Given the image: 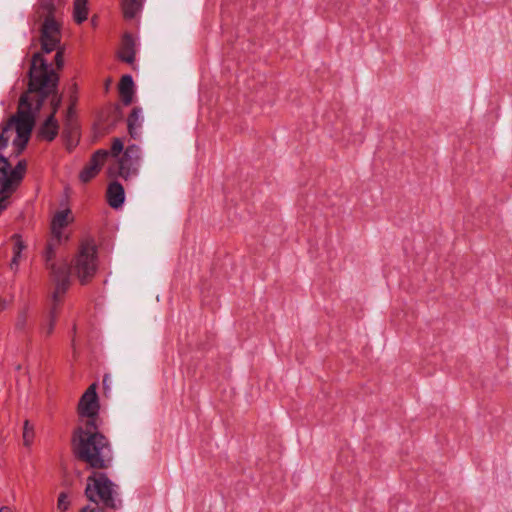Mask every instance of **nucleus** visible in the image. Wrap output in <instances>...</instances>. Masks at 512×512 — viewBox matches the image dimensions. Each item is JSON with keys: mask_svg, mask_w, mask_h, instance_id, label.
I'll list each match as a JSON object with an SVG mask.
<instances>
[{"mask_svg": "<svg viewBox=\"0 0 512 512\" xmlns=\"http://www.w3.org/2000/svg\"><path fill=\"white\" fill-rule=\"evenodd\" d=\"M34 439V427L28 420H25L23 426V441L25 446H30Z\"/></svg>", "mask_w": 512, "mask_h": 512, "instance_id": "aec40b11", "label": "nucleus"}, {"mask_svg": "<svg viewBox=\"0 0 512 512\" xmlns=\"http://www.w3.org/2000/svg\"><path fill=\"white\" fill-rule=\"evenodd\" d=\"M71 447L75 458L88 467L104 470L111 466L113 451L109 439L99 431L92 421L77 426L71 437Z\"/></svg>", "mask_w": 512, "mask_h": 512, "instance_id": "7ed1b4c3", "label": "nucleus"}, {"mask_svg": "<svg viewBox=\"0 0 512 512\" xmlns=\"http://www.w3.org/2000/svg\"><path fill=\"white\" fill-rule=\"evenodd\" d=\"M124 143L121 139L116 138L113 140L112 147H111V153L114 156H118L120 152L123 150Z\"/></svg>", "mask_w": 512, "mask_h": 512, "instance_id": "5701e85b", "label": "nucleus"}, {"mask_svg": "<svg viewBox=\"0 0 512 512\" xmlns=\"http://www.w3.org/2000/svg\"><path fill=\"white\" fill-rule=\"evenodd\" d=\"M60 41L59 24L51 17H47L42 25V49L49 53L56 49Z\"/></svg>", "mask_w": 512, "mask_h": 512, "instance_id": "1a4fd4ad", "label": "nucleus"}, {"mask_svg": "<svg viewBox=\"0 0 512 512\" xmlns=\"http://www.w3.org/2000/svg\"><path fill=\"white\" fill-rule=\"evenodd\" d=\"M26 325H27V313L25 311H23L18 315L15 326H16V329L23 331L26 328Z\"/></svg>", "mask_w": 512, "mask_h": 512, "instance_id": "4be33fe9", "label": "nucleus"}, {"mask_svg": "<svg viewBox=\"0 0 512 512\" xmlns=\"http://www.w3.org/2000/svg\"><path fill=\"white\" fill-rule=\"evenodd\" d=\"M6 207V203L0 201V211Z\"/></svg>", "mask_w": 512, "mask_h": 512, "instance_id": "bb28decb", "label": "nucleus"}, {"mask_svg": "<svg viewBox=\"0 0 512 512\" xmlns=\"http://www.w3.org/2000/svg\"><path fill=\"white\" fill-rule=\"evenodd\" d=\"M68 227L69 226H65V228L62 229L65 236H67V240L55 246V253L60 246L69 241L71 231L68 230ZM55 258L56 255L51 262L54 263L56 267L65 266L68 270V277L70 278V274L72 273L77 277L81 285H86L91 282L98 270V250L95 240L92 237H85L80 241L70 266L65 262L57 264Z\"/></svg>", "mask_w": 512, "mask_h": 512, "instance_id": "20e7f679", "label": "nucleus"}, {"mask_svg": "<svg viewBox=\"0 0 512 512\" xmlns=\"http://www.w3.org/2000/svg\"><path fill=\"white\" fill-rule=\"evenodd\" d=\"M108 156V152L99 150L92 156L89 163L84 167V169L80 173V179L82 182H88L92 178H94L101 167L104 165L106 158Z\"/></svg>", "mask_w": 512, "mask_h": 512, "instance_id": "9d476101", "label": "nucleus"}, {"mask_svg": "<svg viewBox=\"0 0 512 512\" xmlns=\"http://www.w3.org/2000/svg\"><path fill=\"white\" fill-rule=\"evenodd\" d=\"M141 160L140 148L136 145L129 146L124 155L116 160L109 167V175L112 177L119 176L129 179L138 173Z\"/></svg>", "mask_w": 512, "mask_h": 512, "instance_id": "0eeeda50", "label": "nucleus"}, {"mask_svg": "<svg viewBox=\"0 0 512 512\" xmlns=\"http://www.w3.org/2000/svg\"><path fill=\"white\" fill-rule=\"evenodd\" d=\"M0 512H13L11 510V508L7 507V506H3L0 508Z\"/></svg>", "mask_w": 512, "mask_h": 512, "instance_id": "a878e982", "label": "nucleus"}, {"mask_svg": "<svg viewBox=\"0 0 512 512\" xmlns=\"http://www.w3.org/2000/svg\"><path fill=\"white\" fill-rule=\"evenodd\" d=\"M73 333H76V325L73 326Z\"/></svg>", "mask_w": 512, "mask_h": 512, "instance_id": "c85d7f7f", "label": "nucleus"}, {"mask_svg": "<svg viewBox=\"0 0 512 512\" xmlns=\"http://www.w3.org/2000/svg\"><path fill=\"white\" fill-rule=\"evenodd\" d=\"M106 382H107V376H105L104 379H103L104 386H106Z\"/></svg>", "mask_w": 512, "mask_h": 512, "instance_id": "cd10ccee", "label": "nucleus"}, {"mask_svg": "<svg viewBox=\"0 0 512 512\" xmlns=\"http://www.w3.org/2000/svg\"><path fill=\"white\" fill-rule=\"evenodd\" d=\"M57 81V74L48 68L41 54H35L30 68L29 91L21 96L17 114L2 127L0 148L7 146L11 140L17 154L24 150L34 125L35 113L43 99L54 93Z\"/></svg>", "mask_w": 512, "mask_h": 512, "instance_id": "f257e3e1", "label": "nucleus"}, {"mask_svg": "<svg viewBox=\"0 0 512 512\" xmlns=\"http://www.w3.org/2000/svg\"><path fill=\"white\" fill-rule=\"evenodd\" d=\"M106 197L111 207L119 208L125 200L123 186L118 182H111L107 188Z\"/></svg>", "mask_w": 512, "mask_h": 512, "instance_id": "f8f14e48", "label": "nucleus"}, {"mask_svg": "<svg viewBox=\"0 0 512 512\" xmlns=\"http://www.w3.org/2000/svg\"><path fill=\"white\" fill-rule=\"evenodd\" d=\"M119 93L125 105L132 103L134 95V83L131 76L124 75L121 78L119 83Z\"/></svg>", "mask_w": 512, "mask_h": 512, "instance_id": "4468645a", "label": "nucleus"}, {"mask_svg": "<svg viewBox=\"0 0 512 512\" xmlns=\"http://www.w3.org/2000/svg\"><path fill=\"white\" fill-rule=\"evenodd\" d=\"M11 240L13 241V257L10 262V268L12 270H17L19 267V260L21 257V254L23 250L26 249V244L24 243L21 235L14 234L11 237Z\"/></svg>", "mask_w": 512, "mask_h": 512, "instance_id": "2eb2a0df", "label": "nucleus"}, {"mask_svg": "<svg viewBox=\"0 0 512 512\" xmlns=\"http://www.w3.org/2000/svg\"><path fill=\"white\" fill-rule=\"evenodd\" d=\"M97 383H92L82 394L77 405V414L80 419L86 418V421H92L98 425L100 402L97 395Z\"/></svg>", "mask_w": 512, "mask_h": 512, "instance_id": "6e6552de", "label": "nucleus"}, {"mask_svg": "<svg viewBox=\"0 0 512 512\" xmlns=\"http://www.w3.org/2000/svg\"><path fill=\"white\" fill-rule=\"evenodd\" d=\"M143 121L141 109L134 108L128 117V129L132 137H136Z\"/></svg>", "mask_w": 512, "mask_h": 512, "instance_id": "dca6fc26", "label": "nucleus"}, {"mask_svg": "<svg viewBox=\"0 0 512 512\" xmlns=\"http://www.w3.org/2000/svg\"><path fill=\"white\" fill-rule=\"evenodd\" d=\"M55 63L58 69L63 66V53L62 51H57L55 55Z\"/></svg>", "mask_w": 512, "mask_h": 512, "instance_id": "b1692460", "label": "nucleus"}, {"mask_svg": "<svg viewBox=\"0 0 512 512\" xmlns=\"http://www.w3.org/2000/svg\"><path fill=\"white\" fill-rule=\"evenodd\" d=\"M27 169V162L19 160L12 165L5 157L0 156V201H6L20 185Z\"/></svg>", "mask_w": 512, "mask_h": 512, "instance_id": "423d86ee", "label": "nucleus"}, {"mask_svg": "<svg viewBox=\"0 0 512 512\" xmlns=\"http://www.w3.org/2000/svg\"><path fill=\"white\" fill-rule=\"evenodd\" d=\"M61 102L60 97L57 95H53L51 99V106L53 112L49 115L45 123L40 129V136L46 140L51 141L54 139V137L57 135L58 131V125L56 121L54 120V113L56 112L57 108L59 107Z\"/></svg>", "mask_w": 512, "mask_h": 512, "instance_id": "9b49d317", "label": "nucleus"}, {"mask_svg": "<svg viewBox=\"0 0 512 512\" xmlns=\"http://www.w3.org/2000/svg\"><path fill=\"white\" fill-rule=\"evenodd\" d=\"M69 505H70V502L68 501V495L67 493L65 492H61L58 496V501H57V508L61 511V512H65L68 510L69 508Z\"/></svg>", "mask_w": 512, "mask_h": 512, "instance_id": "412c9836", "label": "nucleus"}, {"mask_svg": "<svg viewBox=\"0 0 512 512\" xmlns=\"http://www.w3.org/2000/svg\"><path fill=\"white\" fill-rule=\"evenodd\" d=\"M81 512H103L99 507L90 508L89 506L84 507Z\"/></svg>", "mask_w": 512, "mask_h": 512, "instance_id": "393cba45", "label": "nucleus"}, {"mask_svg": "<svg viewBox=\"0 0 512 512\" xmlns=\"http://www.w3.org/2000/svg\"><path fill=\"white\" fill-rule=\"evenodd\" d=\"M121 6L125 18H133L142 7V0H121Z\"/></svg>", "mask_w": 512, "mask_h": 512, "instance_id": "f3484780", "label": "nucleus"}, {"mask_svg": "<svg viewBox=\"0 0 512 512\" xmlns=\"http://www.w3.org/2000/svg\"><path fill=\"white\" fill-rule=\"evenodd\" d=\"M136 54V42L130 35H125L119 50V57L127 63H133Z\"/></svg>", "mask_w": 512, "mask_h": 512, "instance_id": "ddd939ff", "label": "nucleus"}, {"mask_svg": "<svg viewBox=\"0 0 512 512\" xmlns=\"http://www.w3.org/2000/svg\"><path fill=\"white\" fill-rule=\"evenodd\" d=\"M63 228H65V226H51L50 237L46 242L43 252L45 267L49 270L51 280L55 286L52 293L51 306L39 326V333L45 338H48L54 332L63 297L69 289L67 268L65 266L56 267V265L51 262L55 256V246L67 240V236H65L62 231Z\"/></svg>", "mask_w": 512, "mask_h": 512, "instance_id": "f03ea898", "label": "nucleus"}, {"mask_svg": "<svg viewBox=\"0 0 512 512\" xmlns=\"http://www.w3.org/2000/svg\"><path fill=\"white\" fill-rule=\"evenodd\" d=\"M74 20L82 23L88 16V0H75L73 9Z\"/></svg>", "mask_w": 512, "mask_h": 512, "instance_id": "a211bd4d", "label": "nucleus"}, {"mask_svg": "<svg viewBox=\"0 0 512 512\" xmlns=\"http://www.w3.org/2000/svg\"><path fill=\"white\" fill-rule=\"evenodd\" d=\"M116 485L103 472H93L87 478L85 489L86 497L96 503H102L104 507L118 509L121 507V500L115 490Z\"/></svg>", "mask_w": 512, "mask_h": 512, "instance_id": "39448f33", "label": "nucleus"}, {"mask_svg": "<svg viewBox=\"0 0 512 512\" xmlns=\"http://www.w3.org/2000/svg\"><path fill=\"white\" fill-rule=\"evenodd\" d=\"M74 221L72 212L69 209L58 211L52 220L51 224H69Z\"/></svg>", "mask_w": 512, "mask_h": 512, "instance_id": "6ab92c4d", "label": "nucleus"}]
</instances>
